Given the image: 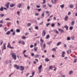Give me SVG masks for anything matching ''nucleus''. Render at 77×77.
<instances>
[{"label":"nucleus","mask_w":77,"mask_h":77,"mask_svg":"<svg viewBox=\"0 0 77 77\" xmlns=\"http://www.w3.org/2000/svg\"><path fill=\"white\" fill-rule=\"evenodd\" d=\"M45 34H46V32L45 30H43L42 33V36L44 37V36L45 35Z\"/></svg>","instance_id":"f257e3e1"},{"label":"nucleus","mask_w":77,"mask_h":77,"mask_svg":"<svg viewBox=\"0 0 77 77\" xmlns=\"http://www.w3.org/2000/svg\"><path fill=\"white\" fill-rule=\"evenodd\" d=\"M51 2L52 4H56V2H57V0H51Z\"/></svg>","instance_id":"f03ea898"},{"label":"nucleus","mask_w":77,"mask_h":77,"mask_svg":"<svg viewBox=\"0 0 77 77\" xmlns=\"http://www.w3.org/2000/svg\"><path fill=\"white\" fill-rule=\"evenodd\" d=\"M6 43H4L3 45V48L2 49V51H3L4 50H6Z\"/></svg>","instance_id":"7ed1b4c3"},{"label":"nucleus","mask_w":77,"mask_h":77,"mask_svg":"<svg viewBox=\"0 0 77 77\" xmlns=\"http://www.w3.org/2000/svg\"><path fill=\"white\" fill-rule=\"evenodd\" d=\"M20 71H23V70H24V66H20Z\"/></svg>","instance_id":"20e7f679"},{"label":"nucleus","mask_w":77,"mask_h":77,"mask_svg":"<svg viewBox=\"0 0 77 77\" xmlns=\"http://www.w3.org/2000/svg\"><path fill=\"white\" fill-rule=\"evenodd\" d=\"M14 67H16V68L17 69H19V68H20V66H18L16 64H15L14 66Z\"/></svg>","instance_id":"39448f33"},{"label":"nucleus","mask_w":77,"mask_h":77,"mask_svg":"<svg viewBox=\"0 0 77 77\" xmlns=\"http://www.w3.org/2000/svg\"><path fill=\"white\" fill-rule=\"evenodd\" d=\"M10 4V3L8 2L5 5V6L7 8H9V5Z\"/></svg>","instance_id":"423d86ee"},{"label":"nucleus","mask_w":77,"mask_h":77,"mask_svg":"<svg viewBox=\"0 0 77 77\" xmlns=\"http://www.w3.org/2000/svg\"><path fill=\"white\" fill-rule=\"evenodd\" d=\"M21 6H22V5L20 4H18L17 5V8H21Z\"/></svg>","instance_id":"0eeeda50"},{"label":"nucleus","mask_w":77,"mask_h":77,"mask_svg":"<svg viewBox=\"0 0 77 77\" xmlns=\"http://www.w3.org/2000/svg\"><path fill=\"white\" fill-rule=\"evenodd\" d=\"M11 54L12 57L16 56V54L15 53H12Z\"/></svg>","instance_id":"6e6552de"},{"label":"nucleus","mask_w":77,"mask_h":77,"mask_svg":"<svg viewBox=\"0 0 77 77\" xmlns=\"http://www.w3.org/2000/svg\"><path fill=\"white\" fill-rule=\"evenodd\" d=\"M58 30L59 31H60L61 33H63H63H65V31H64L63 30L61 29H59Z\"/></svg>","instance_id":"1a4fd4ad"},{"label":"nucleus","mask_w":77,"mask_h":77,"mask_svg":"<svg viewBox=\"0 0 77 77\" xmlns=\"http://www.w3.org/2000/svg\"><path fill=\"white\" fill-rule=\"evenodd\" d=\"M68 19V16L67 15L66 16L65 18H64L65 21H66V20H67Z\"/></svg>","instance_id":"9d476101"},{"label":"nucleus","mask_w":77,"mask_h":77,"mask_svg":"<svg viewBox=\"0 0 77 77\" xmlns=\"http://www.w3.org/2000/svg\"><path fill=\"white\" fill-rule=\"evenodd\" d=\"M67 53L68 54H70L71 53V50L70 49H69L67 51Z\"/></svg>","instance_id":"9b49d317"},{"label":"nucleus","mask_w":77,"mask_h":77,"mask_svg":"<svg viewBox=\"0 0 77 77\" xmlns=\"http://www.w3.org/2000/svg\"><path fill=\"white\" fill-rule=\"evenodd\" d=\"M74 24H75V23L74 22V21H72L71 23V24L72 26H74Z\"/></svg>","instance_id":"f8f14e48"},{"label":"nucleus","mask_w":77,"mask_h":77,"mask_svg":"<svg viewBox=\"0 0 77 77\" xmlns=\"http://www.w3.org/2000/svg\"><path fill=\"white\" fill-rule=\"evenodd\" d=\"M54 32H55L57 34H59V32L56 29H55L54 30Z\"/></svg>","instance_id":"ddd939ff"},{"label":"nucleus","mask_w":77,"mask_h":77,"mask_svg":"<svg viewBox=\"0 0 77 77\" xmlns=\"http://www.w3.org/2000/svg\"><path fill=\"white\" fill-rule=\"evenodd\" d=\"M73 73V71L72 70L70 71L69 72V74L71 75Z\"/></svg>","instance_id":"4468645a"},{"label":"nucleus","mask_w":77,"mask_h":77,"mask_svg":"<svg viewBox=\"0 0 77 77\" xmlns=\"http://www.w3.org/2000/svg\"><path fill=\"white\" fill-rule=\"evenodd\" d=\"M13 59H14V60H16V59H17V56H14V57H12Z\"/></svg>","instance_id":"2eb2a0df"},{"label":"nucleus","mask_w":77,"mask_h":77,"mask_svg":"<svg viewBox=\"0 0 77 77\" xmlns=\"http://www.w3.org/2000/svg\"><path fill=\"white\" fill-rule=\"evenodd\" d=\"M39 56V55L37 54H36L35 55V58H38Z\"/></svg>","instance_id":"dca6fc26"},{"label":"nucleus","mask_w":77,"mask_h":77,"mask_svg":"<svg viewBox=\"0 0 77 77\" xmlns=\"http://www.w3.org/2000/svg\"><path fill=\"white\" fill-rule=\"evenodd\" d=\"M0 11H3V7H1L0 8Z\"/></svg>","instance_id":"f3484780"},{"label":"nucleus","mask_w":77,"mask_h":77,"mask_svg":"<svg viewBox=\"0 0 77 77\" xmlns=\"http://www.w3.org/2000/svg\"><path fill=\"white\" fill-rule=\"evenodd\" d=\"M70 8H73L74 7V5H70Z\"/></svg>","instance_id":"a211bd4d"},{"label":"nucleus","mask_w":77,"mask_h":77,"mask_svg":"<svg viewBox=\"0 0 77 77\" xmlns=\"http://www.w3.org/2000/svg\"><path fill=\"white\" fill-rule=\"evenodd\" d=\"M61 44H62V43L61 42H59L58 43H57V46H59V45H60Z\"/></svg>","instance_id":"6ab92c4d"},{"label":"nucleus","mask_w":77,"mask_h":77,"mask_svg":"<svg viewBox=\"0 0 77 77\" xmlns=\"http://www.w3.org/2000/svg\"><path fill=\"white\" fill-rule=\"evenodd\" d=\"M44 16H45V13H44V12H43V13L42 14V17H44Z\"/></svg>","instance_id":"aec40b11"},{"label":"nucleus","mask_w":77,"mask_h":77,"mask_svg":"<svg viewBox=\"0 0 77 77\" xmlns=\"http://www.w3.org/2000/svg\"><path fill=\"white\" fill-rule=\"evenodd\" d=\"M14 6L15 5L13 4H11L10 5L11 8H12V7H14Z\"/></svg>","instance_id":"412c9836"},{"label":"nucleus","mask_w":77,"mask_h":77,"mask_svg":"<svg viewBox=\"0 0 77 77\" xmlns=\"http://www.w3.org/2000/svg\"><path fill=\"white\" fill-rule=\"evenodd\" d=\"M10 31H8L7 32H6V35H10Z\"/></svg>","instance_id":"4be33fe9"},{"label":"nucleus","mask_w":77,"mask_h":77,"mask_svg":"<svg viewBox=\"0 0 77 77\" xmlns=\"http://www.w3.org/2000/svg\"><path fill=\"white\" fill-rule=\"evenodd\" d=\"M64 6H65V5L64 4L60 5V7H61V8H63Z\"/></svg>","instance_id":"5701e85b"},{"label":"nucleus","mask_w":77,"mask_h":77,"mask_svg":"<svg viewBox=\"0 0 77 77\" xmlns=\"http://www.w3.org/2000/svg\"><path fill=\"white\" fill-rule=\"evenodd\" d=\"M51 51H56V49L55 48H54L51 49Z\"/></svg>","instance_id":"b1692460"},{"label":"nucleus","mask_w":77,"mask_h":77,"mask_svg":"<svg viewBox=\"0 0 77 77\" xmlns=\"http://www.w3.org/2000/svg\"><path fill=\"white\" fill-rule=\"evenodd\" d=\"M42 65L40 66L38 68V69H41L42 68Z\"/></svg>","instance_id":"393cba45"},{"label":"nucleus","mask_w":77,"mask_h":77,"mask_svg":"<svg viewBox=\"0 0 77 77\" xmlns=\"http://www.w3.org/2000/svg\"><path fill=\"white\" fill-rule=\"evenodd\" d=\"M46 2V0H43V2L42 3V5H44V4H45V2Z\"/></svg>","instance_id":"a878e982"},{"label":"nucleus","mask_w":77,"mask_h":77,"mask_svg":"<svg viewBox=\"0 0 77 77\" xmlns=\"http://www.w3.org/2000/svg\"><path fill=\"white\" fill-rule=\"evenodd\" d=\"M54 26H55V24H54V23H52L51 25V26L52 27H54Z\"/></svg>","instance_id":"bb28decb"},{"label":"nucleus","mask_w":77,"mask_h":77,"mask_svg":"<svg viewBox=\"0 0 77 77\" xmlns=\"http://www.w3.org/2000/svg\"><path fill=\"white\" fill-rule=\"evenodd\" d=\"M53 68V66H49V69H51Z\"/></svg>","instance_id":"cd10ccee"},{"label":"nucleus","mask_w":77,"mask_h":77,"mask_svg":"<svg viewBox=\"0 0 77 77\" xmlns=\"http://www.w3.org/2000/svg\"><path fill=\"white\" fill-rule=\"evenodd\" d=\"M64 27H65V28H66V29L67 30H68V26H66Z\"/></svg>","instance_id":"c85d7f7f"},{"label":"nucleus","mask_w":77,"mask_h":77,"mask_svg":"<svg viewBox=\"0 0 77 77\" xmlns=\"http://www.w3.org/2000/svg\"><path fill=\"white\" fill-rule=\"evenodd\" d=\"M0 44L1 45H2L3 44V40H1L0 41Z\"/></svg>","instance_id":"c756f323"},{"label":"nucleus","mask_w":77,"mask_h":77,"mask_svg":"<svg viewBox=\"0 0 77 77\" xmlns=\"http://www.w3.org/2000/svg\"><path fill=\"white\" fill-rule=\"evenodd\" d=\"M45 62H48L49 61V60L48 59V58H46L45 59Z\"/></svg>","instance_id":"7c9ffc66"},{"label":"nucleus","mask_w":77,"mask_h":77,"mask_svg":"<svg viewBox=\"0 0 77 77\" xmlns=\"http://www.w3.org/2000/svg\"><path fill=\"white\" fill-rule=\"evenodd\" d=\"M11 46L10 45V43L9 42L8 43V45L7 46V47H9Z\"/></svg>","instance_id":"2f4dec72"},{"label":"nucleus","mask_w":77,"mask_h":77,"mask_svg":"<svg viewBox=\"0 0 77 77\" xmlns=\"http://www.w3.org/2000/svg\"><path fill=\"white\" fill-rule=\"evenodd\" d=\"M69 29L70 30H72V29H73V27L72 26H70L69 27Z\"/></svg>","instance_id":"473e14b6"},{"label":"nucleus","mask_w":77,"mask_h":77,"mask_svg":"<svg viewBox=\"0 0 77 77\" xmlns=\"http://www.w3.org/2000/svg\"><path fill=\"white\" fill-rule=\"evenodd\" d=\"M70 39H71V38H70V37H67V40H68V41H69L70 40Z\"/></svg>","instance_id":"72a5a7b5"},{"label":"nucleus","mask_w":77,"mask_h":77,"mask_svg":"<svg viewBox=\"0 0 77 77\" xmlns=\"http://www.w3.org/2000/svg\"><path fill=\"white\" fill-rule=\"evenodd\" d=\"M16 32H20V30L19 29H17L16 30Z\"/></svg>","instance_id":"f704fd0d"},{"label":"nucleus","mask_w":77,"mask_h":77,"mask_svg":"<svg viewBox=\"0 0 77 77\" xmlns=\"http://www.w3.org/2000/svg\"><path fill=\"white\" fill-rule=\"evenodd\" d=\"M50 38V35H47L46 36V39H48Z\"/></svg>","instance_id":"c9c22d12"},{"label":"nucleus","mask_w":77,"mask_h":77,"mask_svg":"<svg viewBox=\"0 0 77 77\" xmlns=\"http://www.w3.org/2000/svg\"><path fill=\"white\" fill-rule=\"evenodd\" d=\"M40 41H41V42H44V40L42 39V38H41Z\"/></svg>","instance_id":"e433bc0d"},{"label":"nucleus","mask_w":77,"mask_h":77,"mask_svg":"<svg viewBox=\"0 0 77 77\" xmlns=\"http://www.w3.org/2000/svg\"><path fill=\"white\" fill-rule=\"evenodd\" d=\"M35 29H36V30H38V26H36L35 27Z\"/></svg>","instance_id":"4c0bfd02"},{"label":"nucleus","mask_w":77,"mask_h":77,"mask_svg":"<svg viewBox=\"0 0 77 77\" xmlns=\"http://www.w3.org/2000/svg\"><path fill=\"white\" fill-rule=\"evenodd\" d=\"M21 43L22 44H23V45H24V44H25V42H24L23 41H22Z\"/></svg>","instance_id":"58836bf2"},{"label":"nucleus","mask_w":77,"mask_h":77,"mask_svg":"<svg viewBox=\"0 0 77 77\" xmlns=\"http://www.w3.org/2000/svg\"><path fill=\"white\" fill-rule=\"evenodd\" d=\"M42 7L43 8H45L46 7V5H42Z\"/></svg>","instance_id":"ea45409f"},{"label":"nucleus","mask_w":77,"mask_h":77,"mask_svg":"<svg viewBox=\"0 0 77 77\" xmlns=\"http://www.w3.org/2000/svg\"><path fill=\"white\" fill-rule=\"evenodd\" d=\"M24 56L25 57H28V55H26V54H24Z\"/></svg>","instance_id":"a19ab883"},{"label":"nucleus","mask_w":77,"mask_h":77,"mask_svg":"<svg viewBox=\"0 0 77 77\" xmlns=\"http://www.w3.org/2000/svg\"><path fill=\"white\" fill-rule=\"evenodd\" d=\"M5 63H6V65H7V64H8V63H9L8 61H5Z\"/></svg>","instance_id":"79ce46f5"},{"label":"nucleus","mask_w":77,"mask_h":77,"mask_svg":"<svg viewBox=\"0 0 77 77\" xmlns=\"http://www.w3.org/2000/svg\"><path fill=\"white\" fill-rule=\"evenodd\" d=\"M30 6H27V9H28V10H29V9H30Z\"/></svg>","instance_id":"37998d69"},{"label":"nucleus","mask_w":77,"mask_h":77,"mask_svg":"<svg viewBox=\"0 0 77 77\" xmlns=\"http://www.w3.org/2000/svg\"><path fill=\"white\" fill-rule=\"evenodd\" d=\"M45 46H46V44H44L43 45V48H45Z\"/></svg>","instance_id":"c03bdc74"},{"label":"nucleus","mask_w":77,"mask_h":77,"mask_svg":"<svg viewBox=\"0 0 77 77\" xmlns=\"http://www.w3.org/2000/svg\"><path fill=\"white\" fill-rule=\"evenodd\" d=\"M5 31H7L8 30V29H7V28L6 27H5L4 28Z\"/></svg>","instance_id":"a18cd8bd"},{"label":"nucleus","mask_w":77,"mask_h":77,"mask_svg":"<svg viewBox=\"0 0 77 77\" xmlns=\"http://www.w3.org/2000/svg\"><path fill=\"white\" fill-rule=\"evenodd\" d=\"M32 76L33 77V76L34 75H35V72H32Z\"/></svg>","instance_id":"49530a36"},{"label":"nucleus","mask_w":77,"mask_h":77,"mask_svg":"<svg viewBox=\"0 0 77 77\" xmlns=\"http://www.w3.org/2000/svg\"><path fill=\"white\" fill-rule=\"evenodd\" d=\"M39 25H42L43 24V22H42L41 23H39Z\"/></svg>","instance_id":"de8ad7c7"},{"label":"nucleus","mask_w":77,"mask_h":77,"mask_svg":"<svg viewBox=\"0 0 77 77\" xmlns=\"http://www.w3.org/2000/svg\"><path fill=\"white\" fill-rule=\"evenodd\" d=\"M22 39H25V38H26V37L25 36H23L22 38Z\"/></svg>","instance_id":"09e8293b"},{"label":"nucleus","mask_w":77,"mask_h":77,"mask_svg":"<svg viewBox=\"0 0 77 77\" xmlns=\"http://www.w3.org/2000/svg\"><path fill=\"white\" fill-rule=\"evenodd\" d=\"M50 25V23H47L46 24V27H48V26H49V25Z\"/></svg>","instance_id":"8fccbe9b"},{"label":"nucleus","mask_w":77,"mask_h":77,"mask_svg":"<svg viewBox=\"0 0 77 77\" xmlns=\"http://www.w3.org/2000/svg\"><path fill=\"white\" fill-rule=\"evenodd\" d=\"M27 26H31V23H29L28 24H27Z\"/></svg>","instance_id":"3c124183"},{"label":"nucleus","mask_w":77,"mask_h":77,"mask_svg":"<svg viewBox=\"0 0 77 77\" xmlns=\"http://www.w3.org/2000/svg\"><path fill=\"white\" fill-rule=\"evenodd\" d=\"M5 16V14H1V17H3V16Z\"/></svg>","instance_id":"603ef678"},{"label":"nucleus","mask_w":77,"mask_h":77,"mask_svg":"<svg viewBox=\"0 0 77 77\" xmlns=\"http://www.w3.org/2000/svg\"><path fill=\"white\" fill-rule=\"evenodd\" d=\"M65 54V52L64 51H63L62 52V54Z\"/></svg>","instance_id":"864d4df0"},{"label":"nucleus","mask_w":77,"mask_h":77,"mask_svg":"<svg viewBox=\"0 0 77 77\" xmlns=\"http://www.w3.org/2000/svg\"><path fill=\"white\" fill-rule=\"evenodd\" d=\"M7 25H8L11 24V22H7Z\"/></svg>","instance_id":"5fc2aeb1"},{"label":"nucleus","mask_w":77,"mask_h":77,"mask_svg":"<svg viewBox=\"0 0 77 77\" xmlns=\"http://www.w3.org/2000/svg\"><path fill=\"white\" fill-rule=\"evenodd\" d=\"M5 20H7V21H8V20H9V18H8L5 19Z\"/></svg>","instance_id":"6e6d98bb"},{"label":"nucleus","mask_w":77,"mask_h":77,"mask_svg":"<svg viewBox=\"0 0 77 77\" xmlns=\"http://www.w3.org/2000/svg\"><path fill=\"white\" fill-rule=\"evenodd\" d=\"M37 10L38 12H40V11H41V9H37Z\"/></svg>","instance_id":"4d7b16f0"},{"label":"nucleus","mask_w":77,"mask_h":77,"mask_svg":"<svg viewBox=\"0 0 77 77\" xmlns=\"http://www.w3.org/2000/svg\"><path fill=\"white\" fill-rule=\"evenodd\" d=\"M35 55V54L34 53H32L31 54L32 56H33Z\"/></svg>","instance_id":"13d9d810"},{"label":"nucleus","mask_w":77,"mask_h":77,"mask_svg":"<svg viewBox=\"0 0 77 77\" xmlns=\"http://www.w3.org/2000/svg\"><path fill=\"white\" fill-rule=\"evenodd\" d=\"M72 40H74V36H72Z\"/></svg>","instance_id":"bf43d9fd"},{"label":"nucleus","mask_w":77,"mask_h":77,"mask_svg":"<svg viewBox=\"0 0 77 77\" xmlns=\"http://www.w3.org/2000/svg\"><path fill=\"white\" fill-rule=\"evenodd\" d=\"M15 35V32H14L12 34V35Z\"/></svg>","instance_id":"052dcab7"},{"label":"nucleus","mask_w":77,"mask_h":77,"mask_svg":"<svg viewBox=\"0 0 77 77\" xmlns=\"http://www.w3.org/2000/svg\"><path fill=\"white\" fill-rule=\"evenodd\" d=\"M69 47L70 48H72L73 47H72V46L70 45V46Z\"/></svg>","instance_id":"680f3d73"},{"label":"nucleus","mask_w":77,"mask_h":77,"mask_svg":"<svg viewBox=\"0 0 77 77\" xmlns=\"http://www.w3.org/2000/svg\"><path fill=\"white\" fill-rule=\"evenodd\" d=\"M36 6L38 8H40V6L39 5H36Z\"/></svg>","instance_id":"e2e57ef3"},{"label":"nucleus","mask_w":77,"mask_h":77,"mask_svg":"<svg viewBox=\"0 0 77 77\" xmlns=\"http://www.w3.org/2000/svg\"><path fill=\"white\" fill-rule=\"evenodd\" d=\"M53 19L54 20H56V17H54L53 18Z\"/></svg>","instance_id":"0e129e2a"},{"label":"nucleus","mask_w":77,"mask_h":77,"mask_svg":"<svg viewBox=\"0 0 77 77\" xmlns=\"http://www.w3.org/2000/svg\"><path fill=\"white\" fill-rule=\"evenodd\" d=\"M30 48H33V45H31L30 46Z\"/></svg>","instance_id":"69168bd1"},{"label":"nucleus","mask_w":77,"mask_h":77,"mask_svg":"<svg viewBox=\"0 0 77 77\" xmlns=\"http://www.w3.org/2000/svg\"><path fill=\"white\" fill-rule=\"evenodd\" d=\"M70 14H71V12L69 11V12L68 13V15H70Z\"/></svg>","instance_id":"338daca9"},{"label":"nucleus","mask_w":77,"mask_h":77,"mask_svg":"<svg viewBox=\"0 0 77 77\" xmlns=\"http://www.w3.org/2000/svg\"><path fill=\"white\" fill-rule=\"evenodd\" d=\"M61 77H65V75H61Z\"/></svg>","instance_id":"774afa93"}]
</instances>
